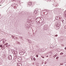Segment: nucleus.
Here are the masks:
<instances>
[{"label":"nucleus","instance_id":"nucleus-23","mask_svg":"<svg viewBox=\"0 0 66 66\" xmlns=\"http://www.w3.org/2000/svg\"><path fill=\"white\" fill-rule=\"evenodd\" d=\"M64 28L65 29H66V26L64 27Z\"/></svg>","mask_w":66,"mask_h":66},{"label":"nucleus","instance_id":"nucleus-3","mask_svg":"<svg viewBox=\"0 0 66 66\" xmlns=\"http://www.w3.org/2000/svg\"><path fill=\"white\" fill-rule=\"evenodd\" d=\"M56 19H60V17L59 16H57L56 17Z\"/></svg>","mask_w":66,"mask_h":66},{"label":"nucleus","instance_id":"nucleus-7","mask_svg":"<svg viewBox=\"0 0 66 66\" xmlns=\"http://www.w3.org/2000/svg\"><path fill=\"white\" fill-rule=\"evenodd\" d=\"M19 66H22V64H20V63H19Z\"/></svg>","mask_w":66,"mask_h":66},{"label":"nucleus","instance_id":"nucleus-32","mask_svg":"<svg viewBox=\"0 0 66 66\" xmlns=\"http://www.w3.org/2000/svg\"><path fill=\"white\" fill-rule=\"evenodd\" d=\"M19 63H18V64H17L18 65H19Z\"/></svg>","mask_w":66,"mask_h":66},{"label":"nucleus","instance_id":"nucleus-31","mask_svg":"<svg viewBox=\"0 0 66 66\" xmlns=\"http://www.w3.org/2000/svg\"><path fill=\"white\" fill-rule=\"evenodd\" d=\"M5 46H6V47H7V45H5Z\"/></svg>","mask_w":66,"mask_h":66},{"label":"nucleus","instance_id":"nucleus-25","mask_svg":"<svg viewBox=\"0 0 66 66\" xmlns=\"http://www.w3.org/2000/svg\"><path fill=\"white\" fill-rule=\"evenodd\" d=\"M2 63L1 62H0V65Z\"/></svg>","mask_w":66,"mask_h":66},{"label":"nucleus","instance_id":"nucleus-27","mask_svg":"<svg viewBox=\"0 0 66 66\" xmlns=\"http://www.w3.org/2000/svg\"><path fill=\"white\" fill-rule=\"evenodd\" d=\"M63 21H64V20H63L62 21V22H63Z\"/></svg>","mask_w":66,"mask_h":66},{"label":"nucleus","instance_id":"nucleus-6","mask_svg":"<svg viewBox=\"0 0 66 66\" xmlns=\"http://www.w3.org/2000/svg\"><path fill=\"white\" fill-rule=\"evenodd\" d=\"M28 43H32V42L30 40H29Z\"/></svg>","mask_w":66,"mask_h":66},{"label":"nucleus","instance_id":"nucleus-10","mask_svg":"<svg viewBox=\"0 0 66 66\" xmlns=\"http://www.w3.org/2000/svg\"><path fill=\"white\" fill-rule=\"evenodd\" d=\"M39 18H37L36 19V20H38V19H39Z\"/></svg>","mask_w":66,"mask_h":66},{"label":"nucleus","instance_id":"nucleus-8","mask_svg":"<svg viewBox=\"0 0 66 66\" xmlns=\"http://www.w3.org/2000/svg\"><path fill=\"white\" fill-rule=\"evenodd\" d=\"M63 52H61V53L60 54V55H62V54H63Z\"/></svg>","mask_w":66,"mask_h":66},{"label":"nucleus","instance_id":"nucleus-18","mask_svg":"<svg viewBox=\"0 0 66 66\" xmlns=\"http://www.w3.org/2000/svg\"><path fill=\"white\" fill-rule=\"evenodd\" d=\"M56 56V55H54V56H53V57H55Z\"/></svg>","mask_w":66,"mask_h":66},{"label":"nucleus","instance_id":"nucleus-28","mask_svg":"<svg viewBox=\"0 0 66 66\" xmlns=\"http://www.w3.org/2000/svg\"><path fill=\"white\" fill-rule=\"evenodd\" d=\"M64 49H65L66 50V47Z\"/></svg>","mask_w":66,"mask_h":66},{"label":"nucleus","instance_id":"nucleus-29","mask_svg":"<svg viewBox=\"0 0 66 66\" xmlns=\"http://www.w3.org/2000/svg\"><path fill=\"white\" fill-rule=\"evenodd\" d=\"M55 55H56V56H57V54H56Z\"/></svg>","mask_w":66,"mask_h":66},{"label":"nucleus","instance_id":"nucleus-33","mask_svg":"<svg viewBox=\"0 0 66 66\" xmlns=\"http://www.w3.org/2000/svg\"><path fill=\"white\" fill-rule=\"evenodd\" d=\"M24 53L23 54H24Z\"/></svg>","mask_w":66,"mask_h":66},{"label":"nucleus","instance_id":"nucleus-12","mask_svg":"<svg viewBox=\"0 0 66 66\" xmlns=\"http://www.w3.org/2000/svg\"><path fill=\"white\" fill-rule=\"evenodd\" d=\"M7 44H8V43H6L5 44H4L5 46V45H7Z\"/></svg>","mask_w":66,"mask_h":66},{"label":"nucleus","instance_id":"nucleus-19","mask_svg":"<svg viewBox=\"0 0 66 66\" xmlns=\"http://www.w3.org/2000/svg\"><path fill=\"white\" fill-rule=\"evenodd\" d=\"M17 43L18 44H20V43H19V42H17Z\"/></svg>","mask_w":66,"mask_h":66},{"label":"nucleus","instance_id":"nucleus-26","mask_svg":"<svg viewBox=\"0 0 66 66\" xmlns=\"http://www.w3.org/2000/svg\"><path fill=\"white\" fill-rule=\"evenodd\" d=\"M60 65H63V63H62V64H61V63H60Z\"/></svg>","mask_w":66,"mask_h":66},{"label":"nucleus","instance_id":"nucleus-30","mask_svg":"<svg viewBox=\"0 0 66 66\" xmlns=\"http://www.w3.org/2000/svg\"><path fill=\"white\" fill-rule=\"evenodd\" d=\"M3 43H4V41H3Z\"/></svg>","mask_w":66,"mask_h":66},{"label":"nucleus","instance_id":"nucleus-36","mask_svg":"<svg viewBox=\"0 0 66 66\" xmlns=\"http://www.w3.org/2000/svg\"><path fill=\"white\" fill-rule=\"evenodd\" d=\"M30 22V21H29V22Z\"/></svg>","mask_w":66,"mask_h":66},{"label":"nucleus","instance_id":"nucleus-22","mask_svg":"<svg viewBox=\"0 0 66 66\" xmlns=\"http://www.w3.org/2000/svg\"><path fill=\"white\" fill-rule=\"evenodd\" d=\"M58 36V35H55V36H56V37L57 36Z\"/></svg>","mask_w":66,"mask_h":66},{"label":"nucleus","instance_id":"nucleus-21","mask_svg":"<svg viewBox=\"0 0 66 66\" xmlns=\"http://www.w3.org/2000/svg\"><path fill=\"white\" fill-rule=\"evenodd\" d=\"M12 53H13V54H15V53L14 52H13Z\"/></svg>","mask_w":66,"mask_h":66},{"label":"nucleus","instance_id":"nucleus-2","mask_svg":"<svg viewBox=\"0 0 66 66\" xmlns=\"http://www.w3.org/2000/svg\"><path fill=\"white\" fill-rule=\"evenodd\" d=\"M63 15L65 17H66V11L64 12V13Z\"/></svg>","mask_w":66,"mask_h":66},{"label":"nucleus","instance_id":"nucleus-35","mask_svg":"<svg viewBox=\"0 0 66 66\" xmlns=\"http://www.w3.org/2000/svg\"><path fill=\"white\" fill-rule=\"evenodd\" d=\"M1 1V0H0V2Z\"/></svg>","mask_w":66,"mask_h":66},{"label":"nucleus","instance_id":"nucleus-4","mask_svg":"<svg viewBox=\"0 0 66 66\" xmlns=\"http://www.w3.org/2000/svg\"><path fill=\"white\" fill-rule=\"evenodd\" d=\"M34 13H35L36 14H37V10H36L34 11Z\"/></svg>","mask_w":66,"mask_h":66},{"label":"nucleus","instance_id":"nucleus-24","mask_svg":"<svg viewBox=\"0 0 66 66\" xmlns=\"http://www.w3.org/2000/svg\"><path fill=\"white\" fill-rule=\"evenodd\" d=\"M13 52H14V53H15V52H16V51H13Z\"/></svg>","mask_w":66,"mask_h":66},{"label":"nucleus","instance_id":"nucleus-5","mask_svg":"<svg viewBox=\"0 0 66 66\" xmlns=\"http://www.w3.org/2000/svg\"><path fill=\"white\" fill-rule=\"evenodd\" d=\"M32 3L31 2H29V5H31V4H32Z\"/></svg>","mask_w":66,"mask_h":66},{"label":"nucleus","instance_id":"nucleus-34","mask_svg":"<svg viewBox=\"0 0 66 66\" xmlns=\"http://www.w3.org/2000/svg\"><path fill=\"white\" fill-rule=\"evenodd\" d=\"M48 56H47V57H48Z\"/></svg>","mask_w":66,"mask_h":66},{"label":"nucleus","instance_id":"nucleus-15","mask_svg":"<svg viewBox=\"0 0 66 66\" xmlns=\"http://www.w3.org/2000/svg\"><path fill=\"white\" fill-rule=\"evenodd\" d=\"M33 60H34V61H35V60H36L35 58H33Z\"/></svg>","mask_w":66,"mask_h":66},{"label":"nucleus","instance_id":"nucleus-20","mask_svg":"<svg viewBox=\"0 0 66 66\" xmlns=\"http://www.w3.org/2000/svg\"><path fill=\"white\" fill-rule=\"evenodd\" d=\"M45 15H47V12H45Z\"/></svg>","mask_w":66,"mask_h":66},{"label":"nucleus","instance_id":"nucleus-9","mask_svg":"<svg viewBox=\"0 0 66 66\" xmlns=\"http://www.w3.org/2000/svg\"><path fill=\"white\" fill-rule=\"evenodd\" d=\"M36 57H38V55H36Z\"/></svg>","mask_w":66,"mask_h":66},{"label":"nucleus","instance_id":"nucleus-11","mask_svg":"<svg viewBox=\"0 0 66 66\" xmlns=\"http://www.w3.org/2000/svg\"><path fill=\"white\" fill-rule=\"evenodd\" d=\"M19 38H23V37H20Z\"/></svg>","mask_w":66,"mask_h":66},{"label":"nucleus","instance_id":"nucleus-13","mask_svg":"<svg viewBox=\"0 0 66 66\" xmlns=\"http://www.w3.org/2000/svg\"><path fill=\"white\" fill-rule=\"evenodd\" d=\"M61 46L63 47V46H64V44H62Z\"/></svg>","mask_w":66,"mask_h":66},{"label":"nucleus","instance_id":"nucleus-16","mask_svg":"<svg viewBox=\"0 0 66 66\" xmlns=\"http://www.w3.org/2000/svg\"><path fill=\"white\" fill-rule=\"evenodd\" d=\"M4 46L5 47V46H2V48H3L4 47Z\"/></svg>","mask_w":66,"mask_h":66},{"label":"nucleus","instance_id":"nucleus-17","mask_svg":"<svg viewBox=\"0 0 66 66\" xmlns=\"http://www.w3.org/2000/svg\"><path fill=\"white\" fill-rule=\"evenodd\" d=\"M41 57L42 58H44V56H41Z\"/></svg>","mask_w":66,"mask_h":66},{"label":"nucleus","instance_id":"nucleus-14","mask_svg":"<svg viewBox=\"0 0 66 66\" xmlns=\"http://www.w3.org/2000/svg\"><path fill=\"white\" fill-rule=\"evenodd\" d=\"M2 45H0V47H1V48H2Z\"/></svg>","mask_w":66,"mask_h":66},{"label":"nucleus","instance_id":"nucleus-1","mask_svg":"<svg viewBox=\"0 0 66 66\" xmlns=\"http://www.w3.org/2000/svg\"><path fill=\"white\" fill-rule=\"evenodd\" d=\"M12 55H9V57H8V59L10 60H11L12 58Z\"/></svg>","mask_w":66,"mask_h":66}]
</instances>
